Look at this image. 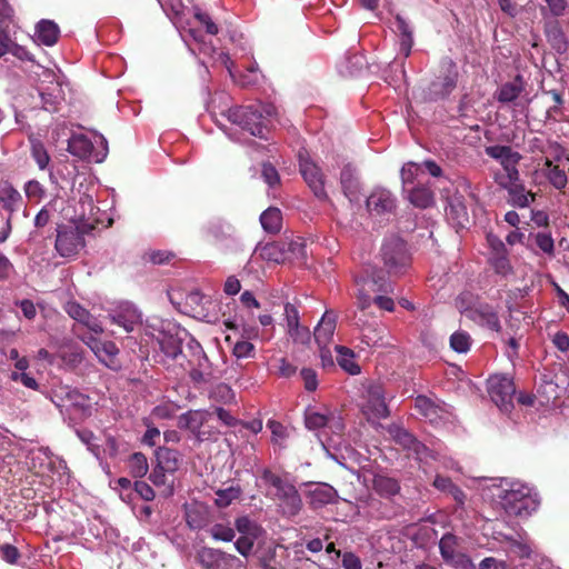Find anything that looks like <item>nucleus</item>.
<instances>
[{
  "label": "nucleus",
  "instance_id": "1",
  "mask_svg": "<svg viewBox=\"0 0 569 569\" xmlns=\"http://www.w3.org/2000/svg\"><path fill=\"white\" fill-rule=\"evenodd\" d=\"M276 114V108L268 106H247L230 108L226 112L227 119L240 127L251 136L266 139L269 119Z\"/></svg>",
  "mask_w": 569,
  "mask_h": 569
},
{
  "label": "nucleus",
  "instance_id": "2",
  "mask_svg": "<svg viewBox=\"0 0 569 569\" xmlns=\"http://www.w3.org/2000/svg\"><path fill=\"white\" fill-rule=\"evenodd\" d=\"M498 498L501 508L511 517L528 518L540 505L537 492L521 482H512Z\"/></svg>",
  "mask_w": 569,
  "mask_h": 569
},
{
  "label": "nucleus",
  "instance_id": "3",
  "mask_svg": "<svg viewBox=\"0 0 569 569\" xmlns=\"http://www.w3.org/2000/svg\"><path fill=\"white\" fill-rule=\"evenodd\" d=\"M380 254L387 272L391 276L405 273L411 264V254L407 243L396 236L385 240Z\"/></svg>",
  "mask_w": 569,
  "mask_h": 569
},
{
  "label": "nucleus",
  "instance_id": "4",
  "mask_svg": "<svg viewBox=\"0 0 569 569\" xmlns=\"http://www.w3.org/2000/svg\"><path fill=\"white\" fill-rule=\"evenodd\" d=\"M459 71L457 64L449 58L440 63L439 76L425 90V100L437 101L447 98L457 87Z\"/></svg>",
  "mask_w": 569,
  "mask_h": 569
},
{
  "label": "nucleus",
  "instance_id": "5",
  "mask_svg": "<svg viewBox=\"0 0 569 569\" xmlns=\"http://www.w3.org/2000/svg\"><path fill=\"white\" fill-rule=\"evenodd\" d=\"M93 229L90 223L59 226L57 229L56 250L61 257L76 256L84 247L83 236Z\"/></svg>",
  "mask_w": 569,
  "mask_h": 569
},
{
  "label": "nucleus",
  "instance_id": "6",
  "mask_svg": "<svg viewBox=\"0 0 569 569\" xmlns=\"http://www.w3.org/2000/svg\"><path fill=\"white\" fill-rule=\"evenodd\" d=\"M188 355L186 357L189 369L190 378L196 385L208 383L216 379V373L206 356L202 347L193 338H189L186 343Z\"/></svg>",
  "mask_w": 569,
  "mask_h": 569
},
{
  "label": "nucleus",
  "instance_id": "7",
  "mask_svg": "<svg viewBox=\"0 0 569 569\" xmlns=\"http://www.w3.org/2000/svg\"><path fill=\"white\" fill-rule=\"evenodd\" d=\"M52 402L60 409L74 419H84L90 416L91 407L88 397L81 392L61 387L53 391Z\"/></svg>",
  "mask_w": 569,
  "mask_h": 569
},
{
  "label": "nucleus",
  "instance_id": "8",
  "mask_svg": "<svg viewBox=\"0 0 569 569\" xmlns=\"http://www.w3.org/2000/svg\"><path fill=\"white\" fill-rule=\"evenodd\" d=\"M358 287V303L361 309H366L371 302V296L376 293L392 292V282L386 277L382 270H372L370 273L356 279Z\"/></svg>",
  "mask_w": 569,
  "mask_h": 569
},
{
  "label": "nucleus",
  "instance_id": "9",
  "mask_svg": "<svg viewBox=\"0 0 569 569\" xmlns=\"http://www.w3.org/2000/svg\"><path fill=\"white\" fill-rule=\"evenodd\" d=\"M467 297L468 295H461L457 299L456 306L459 311L471 321L499 332L501 330V326L495 309L488 303H478L470 307L467 305Z\"/></svg>",
  "mask_w": 569,
  "mask_h": 569
},
{
  "label": "nucleus",
  "instance_id": "10",
  "mask_svg": "<svg viewBox=\"0 0 569 569\" xmlns=\"http://www.w3.org/2000/svg\"><path fill=\"white\" fill-rule=\"evenodd\" d=\"M488 392L491 400L503 412H510L513 408L516 387L513 380L507 375H493L488 379Z\"/></svg>",
  "mask_w": 569,
  "mask_h": 569
},
{
  "label": "nucleus",
  "instance_id": "11",
  "mask_svg": "<svg viewBox=\"0 0 569 569\" xmlns=\"http://www.w3.org/2000/svg\"><path fill=\"white\" fill-rule=\"evenodd\" d=\"M196 559L203 569H244L238 557L210 547H201Z\"/></svg>",
  "mask_w": 569,
  "mask_h": 569
},
{
  "label": "nucleus",
  "instance_id": "12",
  "mask_svg": "<svg viewBox=\"0 0 569 569\" xmlns=\"http://www.w3.org/2000/svg\"><path fill=\"white\" fill-rule=\"evenodd\" d=\"M487 243L489 247L488 262L493 271L501 277H509L513 274L509 253L505 242L496 234H487Z\"/></svg>",
  "mask_w": 569,
  "mask_h": 569
},
{
  "label": "nucleus",
  "instance_id": "13",
  "mask_svg": "<svg viewBox=\"0 0 569 569\" xmlns=\"http://www.w3.org/2000/svg\"><path fill=\"white\" fill-rule=\"evenodd\" d=\"M300 172L318 199H327L323 174L320 168L309 158L307 151L299 152Z\"/></svg>",
  "mask_w": 569,
  "mask_h": 569
},
{
  "label": "nucleus",
  "instance_id": "14",
  "mask_svg": "<svg viewBox=\"0 0 569 569\" xmlns=\"http://www.w3.org/2000/svg\"><path fill=\"white\" fill-rule=\"evenodd\" d=\"M485 152L492 159L500 162L505 170L502 178L509 180H519V171L517 164L521 159V156L511 149L509 146H489L486 147Z\"/></svg>",
  "mask_w": 569,
  "mask_h": 569
},
{
  "label": "nucleus",
  "instance_id": "15",
  "mask_svg": "<svg viewBox=\"0 0 569 569\" xmlns=\"http://www.w3.org/2000/svg\"><path fill=\"white\" fill-rule=\"evenodd\" d=\"M417 411L430 423L439 425L449 421L450 408L446 405H438L426 396H418L415 400Z\"/></svg>",
  "mask_w": 569,
  "mask_h": 569
},
{
  "label": "nucleus",
  "instance_id": "16",
  "mask_svg": "<svg viewBox=\"0 0 569 569\" xmlns=\"http://www.w3.org/2000/svg\"><path fill=\"white\" fill-rule=\"evenodd\" d=\"M189 335L186 330H177L174 333L161 332L158 341L161 351L171 359H178L179 357L186 358L188 353L183 351V342L189 341Z\"/></svg>",
  "mask_w": 569,
  "mask_h": 569
},
{
  "label": "nucleus",
  "instance_id": "17",
  "mask_svg": "<svg viewBox=\"0 0 569 569\" xmlns=\"http://www.w3.org/2000/svg\"><path fill=\"white\" fill-rule=\"evenodd\" d=\"M111 319L127 332H131L140 325L141 313L133 305L123 302L111 313Z\"/></svg>",
  "mask_w": 569,
  "mask_h": 569
},
{
  "label": "nucleus",
  "instance_id": "18",
  "mask_svg": "<svg viewBox=\"0 0 569 569\" xmlns=\"http://www.w3.org/2000/svg\"><path fill=\"white\" fill-rule=\"evenodd\" d=\"M366 408L378 419L387 418L389 409L386 402L385 390L381 385L372 383L367 389Z\"/></svg>",
  "mask_w": 569,
  "mask_h": 569
},
{
  "label": "nucleus",
  "instance_id": "19",
  "mask_svg": "<svg viewBox=\"0 0 569 569\" xmlns=\"http://www.w3.org/2000/svg\"><path fill=\"white\" fill-rule=\"evenodd\" d=\"M388 433L397 443L406 449L412 450L419 458L428 451V448L423 443L419 442L413 435L399 425H390L388 427Z\"/></svg>",
  "mask_w": 569,
  "mask_h": 569
},
{
  "label": "nucleus",
  "instance_id": "20",
  "mask_svg": "<svg viewBox=\"0 0 569 569\" xmlns=\"http://www.w3.org/2000/svg\"><path fill=\"white\" fill-rule=\"evenodd\" d=\"M519 180H509L506 178H497V182L509 192V202L512 206L525 208L533 201L535 196L525 190V187L518 182Z\"/></svg>",
  "mask_w": 569,
  "mask_h": 569
},
{
  "label": "nucleus",
  "instance_id": "21",
  "mask_svg": "<svg viewBox=\"0 0 569 569\" xmlns=\"http://www.w3.org/2000/svg\"><path fill=\"white\" fill-rule=\"evenodd\" d=\"M367 207L377 214L391 212L396 207V199L389 190L377 188L367 198Z\"/></svg>",
  "mask_w": 569,
  "mask_h": 569
},
{
  "label": "nucleus",
  "instance_id": "22",
  "mask_svg": "<svg viewBox=\"0 0 569 569\" xmlns=\"http://www.w3.org/2000/svg\"><path fill=\"white\" fill-rule=\"evenodd\" d=\"M261 479L266 485L271 486L276 489L274 496L280 502L283 501L284 499L290 498V496L298 491L292 483H290L287 480H283L281 477L273 473L269 469H263Z\"/></svg>",
  "mask_w": 569,
  "mask_h": 569
},
{
  "label": "nucleus",
  "instance_id": "23",
  "mask_svg": "<svg viewBox=\"0 0 569 569\" xmlns=\"http://www.w3.org/2000/svg\"><path fill=\"white\" fill-rule=\"evenodd\" d=\"M309 505L313 509L321 508L328 503H332L337 499V491L327 483H317L308 491Z\"/></svg>",
  "mask_w": 569,
  "mask_h": 569
},
{
  "label": "nucleus",
  "instance_id": "24",
  "mask_svg": "<svg viewBox=\"0 0 569 569\" xmlns=\"http://www.w3.org/2000/svg\"><path fill=\"white\" fill-rule=\"evenodd\" d=\"M340 183L345 196L352 202L359 200V181L356 176V169L351 164H346L340 174Z\"/></svg>",
  "mask_w": 569,
  "mask_h": 569
},
{
  "label": "nucleus",
  "instance_id": "25",
  "mask_svg": "<svg viewBox=\"0 0 569 569\" xmlns=\"http://www.w3.org/2000/svg\"><path fill=\"white\" fill-rule=\"evenodd\" d=\"M335 329L336 316L331 311H326L313 332L317 343L319 346H327L333 337Z\"/></svg>",
  "mask_w": 569,
  "mask_h": 569
},
{
  "label": "nucleus",
  "instance_id": "26",
  "mask_svg": "<svg viewBox=\"0 0 569 569\" xmlns=\"http://www.w3.org/2000/svg\"><path fill=\"white\" fill-rule=\"evenodd\" d=\"M543 176L548 179L550 184L558 190L563 189L568 183V177L565 169H561L558 164L546 158L543 168L541 169Z\"/></svg>",
  "mask_w": 569,
  "mask_h": 569
},
{
  "label": "nucleus",
  "instance_id": "27",
  "mask_svg": "<svg viewBox=\"0 0 569 569\" xmlns=\"http://www.w3.org/2000/svg\"><path fill=\"white\" fill-rule=\"evenodd\" d=\"M157 465L163 470H167L170 475L174 473L181 462V458L178 451L169 448H159L156 452Z\"/></svg>",
  "mask_w": 569,
  "mask_h": 569
},
{
  "label": "nucleus",
  "instance_id": "28",
  "mask_svg": "<svg viewBox=\"0 0 569 569\" xmlns=\"http://www.w3.org/2000/svg\"><path fill=\"white\" fill-rule=\"evenodd\" d=\"M92 149V142L84 134H73L68 140V151L80 159L90 157Z\"/></svg>",
  "mask_w": 569,
  "mask_h": 569
},
{
  "label": "nucleus",
  "instance_id": "29",
  "mask_svg": "<svg viewBox=\"0 0 569 569\" xmlns=\"http://www.w3.org/2000/svg\"><path fill=\"white\" fill-rule=\"evenodd\" d=\"M372 486L373 490L385 498L396 496L400 491L398 481L383 475H376L372 480Z\"/></svg>",
  "mask_w": 569,
  "mask_h": 569
},
{
  "label": "nucleus",
  "instance_id": "30",
  "mask_svg": "<svg viewBox=\"0 0 569 569\" xmlns=\"http://www.w3.org/2000/svg\"><path fill=\"white\" fill-rule=\"evenodd\" d=\"M396 28L401 36L400 52L407 58L410 56L413 46L412 30L406 19L400 14L396 16Z\"/></svg>",
  "mask_w": 569,
  "mask_h": 569
},
{
  "label": "nucleus",
  "instance_id": "31",
  "mask_svg": "<svg viewBox=\"0 0 569 569\" xmlns=\"http://www.w3.org/2000/svg\"><path fill=\"white\" fill-rule=\"evenodd\" d=\"M59 27L51 20H41L37 26L38 39L44 46H53L59 38Z\"/></svg>",
  "mask_w": 569,
  "mask_h": 569
},
{
  "label": "nucleus",
  "instance_id": "32",
  "mask_svg": "<svg viewBox=\"0 0 569 569\" xmlns=\"http://www.w3.org/2000/svg\"><path fill=\"white\" fill-rule=\"evenodd\" d=\"M338 365L350 375L360 373V367L355 361V352L343 346H336Z\"/></svg>",
  "mask_w": 569,
  "mask_h": 569
},
{
  "label": "nucleus",
  "instance_id": "33",
  "mask_svg": "<svg viewBox=\"0 0 569 569\" xmlns=\"http://www.w3.org/2000/svg\"><path fill=\"white\" fill-rule=\"evenodd\" d=\"M260 222L264 231L277 233L280 231L282 217L278 208L270 207L260 216Z\"/></svg>",
  "mask_w": 569,
  "mask_h": 569
},
{
  "label": "nucleus",
  "instance_id": "34",
  "mask_svg": "<svg viewBox=\"0 0 569 569\" xmlns=\"http://www.w3.org/2000/svg\"><path fill=\"white\" fill-rule=\"evenodd\" d=\"M409 201L417 208L426 209L433 204L435 196L428 187L418 186L410 191Z\"/></svg>",
  "mask_w": 569,
  "mask_h": 569
},
{
  "label": "nucleus",
  "instance_id": "35",
  "mask_svg": "<svg viewBox=\"0 0 569 569\" xmlns=\"http://www.w3.org/2000/svg\"><path fill=\"white\" fill-rule=\"evenodd\" d=\"M439 549L442 558L447 562L457 563L458 558L461 556L457 551V538L451 533H446L439 542Z\"/></svg>",
  "mask_w": 569,
  "mask_h": 569
},
{
  "label": "nucleus",
  "instance_id": "36",
  "mask_svg": "<svg viewBox=\"0 0 569 569\" xmlns=\"http://www.w3.org/2000/svg\"><path fill=\"white\" fill-rule=\"evenodd\" d=\"M204 423V415L201 411H188L179 417V427L190 430L193 433L199 432Z\"/></svg>",
  "mask_w": 569,
  "mask_h": 569
},
{
  "label": "nucleus",
  "instance_id": "37",
  "mask_svg": "<svg viewBox=\"0 0 569 569\" xmlns=\"http://www.w3.org/2000/svg\"><path fill=\"white\" fill-rule=\"evenodd\" d=\"M128 468L132 477H144L149 470L147 457L141 452H134L128 459Z\"/></svg>",
  "mask_w": 569,
  "mask_h": 569
},
{
  "label": "nucleus",
  "instance_id": "38",
  "mask_svg": "<svg viewBox=\"0 0 569 569\" xmlns=\"http://www.w3.org/2000/svg\"><path fill=\"white\" fill-rule=\"evenodd\" d=\"M522 92V86L520 78H517L513 82L505 83L497 93L498 101L502 103L512 102Z\"/></svg>",
  "mask_w": 569,
  "mask_h": 569
},
{
  "label": "nucleus",
  "instance_id": "39",
  "mask_svg": "<svg viewBox=\"0 0 569 569\" xmlns=\"http://www.w3.org/2000/svg\"><path fill=\"white\" fill-rule=\"evenodd\" d=\"M0 199L3 208L9 211L10 214L17 211L22 203V197L20 192L11 187H7L1 191Z\"/></svg>",
  "mask_w": 569,
  "mask_h": 569
},
{
  "label": "nucleus",
  "instance_id": "40",
  "mask_svg": "<svg viewBox=\"0 0 569 569\" xmlns=\"http://www.w3.org/2000/svg\"><path fill=\"white\" fill-rule=\"evenodd\" d=\"M279 507L283 516L289 518L297 516L302 509V500L299 492L297 491L290 498L281 501Z\"/></svg>",
  "mask_w": 569,
  "mask_h": 569
},
{
  "label": "nucleus",
  "instance_id": "41",
  "mask_svg": "<svg viewBox=\"0 0 569 569\" xmlns=\"http://www.w3.org/2000/svg\"><path fill=\"white\" fill-rule=\"evenodd\" d=\"M241 490L239 487L230 486L226 489L216 491L214 502L220 508L228 507L233 500L240 497Z\"/></svg>",
  "mask_w": 569,
  "mask_h": 569
},
{
  "label": "nucleus",
  "instance_id": "42",
  "mask_svg": "<svg viewBox=\"0 0 569 569\" xmlns=\"http://www.w3.org/2000/svg\"><path fill=\"white\" fill-rule=\"evenodd\" d=\"M383 328H373L372 326L361 327V342L367 347H377L382 345Z\"/></svg>",
  "mask_w": 569,
  "mask_h": 569
},
{
  "label": "nucleus",
  "instance_id": "43",
  "mask_svg": "<svg viewBox=\"0 0 569 569\" xmlns=\"http://www.w3.org/2000/svg\"><path fill=\"white\" fill-rule=\"evenodd\" d=\"M546 7H542L540 9L541 14L543 17L550 16V17H562L568 9V1L567 0H545Z\"/></svg>",
  "mask_w": 569,
  "mask_h": 569
},
{
  "label": "nucleus",
  "instance_id": "44",
  "mask_svg": "<svg viewBox=\"0 0 569 569\" xmlns=\"http://www.w3.org/2000/svg\"><path fill=\"white\" fill-rule=\"evenodd\" d=\"M497 539L500 537L502 540L509 542L511 552H515L520 558L529 557L531 549L527 543L502 532H497Z\"/></svg>",
  "mask_w": 569,
  "mask_h": 569
},
{
  "label": "nucleus",
  "instance_id": "45",
  "mask_svg": "<svg viewBox=\"0 0 569 569\" xmlns=\"http://www.w3.org/2000/svg\"><path fill=\"white\" fill-rule=\"evenodd\" d=\"M236 529L242 536H252V538H257L260 528L253 522L249 517L242 516L236 519L234 521Z\"/></svg>",
  "mask_w": 569,
  "mask_h": 569
},
{
  "label": "nucleus",
  "instance_id": "46",
  "mask_svg": "<svg viewBox=\"0 0 569 569\" xmlns=\"http://www.w3.org/2000/svg\"><path fill=\"white\" fill-rule=\"evenodd\" d=\"M31 154L41 170L47 168L50 161V157L42 142L38 140H32Z\"/></svg>",
  "mask_w": 569,
  "mask_h": 569
},
{
  "label": "nucleus",
  "instance_id": "47",
  "mask_svg": "<svg viewBox=\"0 0 569 569\" xmlns=\"http://www.w3.org/2000/svg\"><path fill=\"white\" fill-rule=\"evenodd\" d=\"M208 531L214 540H221L226 542L232 541L236 536L234 530L223 523H214L209 528Z\"/></svg>",
  "mask_w": 569,
  "mask_h": 569
},
{
  "label": "nucleus",
  "instance_id": "48",
  "mask_svg": "<svg viewBox=\"0 0 569 569\" xmlns=\"http://www.w3.org/2000/svg\"><path fill=\"white\" fill-rule=\"evenodd\" d=\"M471 345L470 336L465 331H457L450 337V346L457 352H467Z\"/></svg>",
  "mask_w": 569,
  "mask_h": 569
},
{
  "label": "nucleus",
  "instance_id": "49",
  "mask_svg": "<svg viewBox=\"0 0 569 569\" xmlns=\"http://www.w3.org/2000/svg\"><path fill=\"white\" fill-rule=\"evenodd\" d=\"M210 398L218 402L230 403L234 400V393L228 385L219 383L211 390Z\"/></svg>",
  "mask_w": 569,
  "mask_h": 569
},
{
  "label": "nucleus",
  "instance_id": "50",
  "mask_svg": "<svg viewBox=\"0 0 569 569\" xmlns=\"http://www.w3.org/2000/svg\"><path fill=\"white\" fill-rule=\"evenodd\" d=\"M284 318L287 321L288 332L299 331V312L295 305L288 302L284 305Z\"/></svg>",
  "mask_w": 569,
  "mask_h": 569
},
{
  "label": "nucleus",
  "instance_id": "51",
  "mask_svg": "<svg viewBox=\"0 0 569 569\" xmlns=\"http://www.w3.org/2000/svg\"><path fill=\"white\" fill-rule=\"evenodd\" d=\"M305 422L308 429L316 430L327 425L328 416L312 410H308L306 412Z\"/></svg>",
  "mask_w": 569,
  "mask_h": 569
},
{
  "label": "nucleus",
  "instance_id": "52",
  "mask_svg": "<svg viewBox=\"0 0 569 569\" xmlns=\"http://www.w3.org/2000/svg\"><path fill=\"white\" fill-rule=\"evenodd\" d=\"M66 312L80 323L89 319V312L76 301H70L64 307Z\"/></svg>",
  "mask_w": 569,
  "mask_h": 569
},
{
  "label": "nucleus",
  "instance_id": "53",
  "mask_svg": "<svg viewBox=\"0 0 569 569\" xmlns=\"http://www.w3.org/2000/svg\"><path fill=\"white\" fill-rule=\"evenodd\" d=\"M219 61L227 68L229 74L234 79V81H237L240 86L242 87H246V86H249L250 83H252L254 80L253 79H250L249 77L247 76H243L241 77L240 79H236V74L233 72V62L230 60V57L224 53V52H220L219 53Z\"/></svg>",
  "mask_w": 569,
  "mask_h": 569
},
{
  "label": "nucleus",
  "instance_id": "54",
  "mask_svg": "<svg viewBox=\"0 0 569 569\" xmlns=\"http://www.w3.org/2000/svg\"><path fill=\"white\" fill-rule=\"evenodd\" d=\"M232 227L221 220L212 221L209 226V232L217 239L230 236Z\"/></svg>",
  "mask_w": 569,
  "mask_h": 569
},
{
  "label": "nucleus",
  "instance_id": "55",
  "mask_svg": "<svg viewBox=\"0 0 569 569\" xmlns=\"http://www.w3.org/2000/svg\"><path fill=\"white\" fill-rule=\"evenodd\" d=\"M261 256L264 259L280 262L283 260V253L279 249V246L276 243H268L264 247L261 248Z\"/></svg>",
  "mask_w": 569,
  "mask_h": 569
},
{
  "label": "nucleus",
  "instance_id": "56",
  "mask_svg": "<svg viewBox=\"0 0 569 569\" xmlns=\"http://www.w3.org/2000/svg\"><path fill=\"white\" fill-rule=\"evenodd\" d=\"M254 539L252 536H241L234 542L236 550L243 557H248L253 548Z\"/></svg>",
  "mask_w": 569,
  "mask_h": 569
},
{
  "label": "nucleus",
  "instance_id": "57",
  "mask_svg": "<svg viewBox=\"0 0 569 569\" xmlns=\"http://www.w3.org/2000/svg\"><path fill=\"white\" fill-rule=\"evenodd\" d=\"M305 383V388L308 391H315L318 387L317 373L311 368H303L300 372Z\"/></svg>",
  "mask_w": 569,
  "mask_h": 569
},
{
  "label": "nucleus",
  "instance_id": "58",
  "mask_svg": "<svg viewBox=\"0 0 569 569\" xmlns=\"http://www.w3.org/2000/svg\"><path fill=\"white\" fill-rule=\"evenodd\" d=\"M24 192L30 199H41L44 194V189L37 180H30L24 184Z\"/></svg>",
  "mask_w": 569,
  "mask_h": 569
},
{
  "label": "nucleus",
  "instance_id": "59",
  "mask_svg": "<svg viewBox=\"0 0 569 569\" xmlns=\"http://www.w3.org/2000/svg\"><path fill=\"white\" fill-rule=\"evenodd\" d=\"M254 350V347L251 342L249 341H238L236 342V345L233 346V355L238 358V359H241V358H248V357H251L252 356V352Z\"/></svg>",
  "mask_w": 569,
  "mask_h": 569
},
{
  "label": "nucleus",
  "instance_id": "60",
  "mask_svg": "<svg viewBox=\"0 0 569 569\" xmlns=\"http://www.w3.org/2000/svg\"><path fill=\"white\" fill-rule=\"evenodd\" d=\"M276 362L277 373L280 377L289 378L293 376L297 371V368L293 365H291L286 358H279L276 360Z\"/></svg>",
  "mask_w": 569,
  "mask_h": 569
},
{
  "label": "nucleus",
  "instance_id": "61",
  "mask_svg": "<svg viewBox=\"0 0 569 569\" xmlns=\"http://www.w3.org/2000/svg\"><path fill=\"white\" fill-rule=\"evenodd\" d=\"M262 178L270 187L276 186L279 182V174L276 168L270 163L262 164L261 171Z\"/></svg>",
  "mask_w": 569,
  "mask_h": 569
},
{
  "label": "nucleus",
  "instance_id": "62",
  "mask_svg": "<svg viewBox=\"0 0 569 569\" xmlns=\"http://www.w3.org/2000/svg\"><path fill=\"white\" fill-rule=\"evenodd\" d=\"M420 166L415 162H408L401 169V179L403 184L412 183Z\"/></svg>",
  "mask_w": 569,
  "mask_h": 569
},
{
  "label": "nucleus",
  "instance_id": "63",
  "mask_svg": "<svg viewBox=\"0 0 569 569\" xmlns=\"http://www.w3.org/2000/svg\"><path fill=\"white\" fill-rule=\"evenodd\" d=\"M536 243L545 253L553 252V240L550 234L545 232L537 233Z\"/></svg>",
  "mask_w": 569,
  "mask_h": 569
},
{
  "label": "nucleus",
  "instance_id": "64",
  "mask_svg": "<svg viewBox=\"0 0 569 569\" xmlns=\"http://www.w3.org/2000/svg\"><path fill=\"white\" fill-rule=\"evenodd\" d=\"M342 567L343 569H362V562L360 558L353 552H343L342 556Z\"/></svg>",
  "mask_w": 569,
  "mask_h": 569
}]
</instances>
